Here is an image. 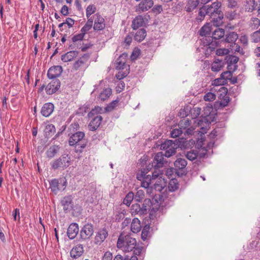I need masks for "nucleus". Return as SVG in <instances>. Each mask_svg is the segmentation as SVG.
Masks as SVG:
<instances>
[{"mask_svg":"<svg viewBox=\"0 0 260 260\" xmlns=\"http://www.w3.org/2000/svg\"><path fill=\"white\" fill-rule=\"evenodd\" d=\"M136 239L128 235L121 233L118 239L117 246L125 252L132 251L136 246Z\"/></svg>","mask_w":260,"mask_h":260,"instance_id":"1","label":"nucleus"},{"mask_svg":"<svg viewBox=\"0 0 260 260\" xmlns=\"http://www.w3.org/2000/svg\"><path fill=\"white\" fill-rule=\"evenodd\" d=\"M85 134L83 132H78L73 134L69 139V143L70 146L77 145L81 149L84 148L87 145V141L84 139Z\"/></svg>","mask_w":260,"mask_h":260,"instance_id":"2","label":"nucleus"},{"mask_svg":"<svg viewBox=\"0 0 260 260\" xmlns=\"http://www.w3.org/2000/svg\"><path fill=\"white\" fill-rule=\"evenodd\" d=\"M71 157L68 154H64L51 162L53 169L56 170L59 168L64 169L69 166Z\"/></svg>","mask_w":260,"mask_h":260,"instance_id":"3","label":"nucleus"},{"mask_svg":"<svg viewBox=\"0 0 260 260\" xmlns=\"http://www.w3.org/2000/svg\"><path fill=\"white\" fill-rule=\"evenodd\" d=\"M177 144H175L172 140H167L160 145V149L165 150V155L169 157L176 153Z\"/></svg>","mask_w":260,"mask_h":260,"instance_id":"4","label":"nucleus"},{"mask_svg":"<svg viewBox=\"0 0 260 260\" xmlns=\"http://www.w3.org/2000/svg\"><path fill=\"white\" fill-rule=\"evenodd\" d=\"M89 55L88 54H84L76 60L73 65V70L75 71H85L88 67V61Z\"/></svg>","mask_w":260,"mask_h":260,"instance_id":"5","label":"nucleus"},{"mask_svg":"<svg viewBox=\"0 0 260 260\" xmlns=\"http://www.w3.org/2000/svg\"><path fill=\"white\" fill-rule=\"evenodd\" d=\"M93 225L89 223L86 224L80 231L81 238L83 240L90 238L93 235Z\"/></svg>","mask_w":260,"mask_h":260,"instance_id":"6","label":"nucleus"},{"mask_svg":"<svg viewBox=\"0 0 260 260\" xmlns=\"http://www.w3.org/2000/svg\"><path fill=\"white\" fill-rule=\"evenodd\" d=\"M164 156H165V153L164 154L162 152L157 153L154 156L152 166L154 168H162L167 162L164 158Z\"/></svg>","mask_w":260,"mask_h":260,"instance_id":"7","label":"nucleus"},{"mask_svg":"<svg viewBox=\"0 0 260 260\" xmlns=\"http://www.w3.org/2000/svg\"><path fill=\"white\" fill-rule=\"evenodd\" d=\"M153 5L152 0H142L136 7V11L138 13L148 11Z\"/></svg>","mask_w":260,"mask_h":260,"instance_id":"8","label":"nucleus"},{"mask_svg":"<svg viewBox=\"0 0 260 260\" xmlns=\"http://www.w3.org/2000/svg\"><path fill=\"white\" fill-rule=\"evenodd\" d=\"M221 4L219 2H215L210 5L206 6V9L207 12V15L211 16V15H214L217 12H222L220 10Z\"/></svg>","mask_w":260,"mask_h":260,"instance_id":"9","label":"nucleus"},{"mask_svg":"<svg viewBox=\"0 0 260 260\" xmlns=\"http://www.w3.org/2000/svg\"><path fill=\"white\" fill-rule=\"evenodd\" d=\"M96 18L94 20L93 29L95 30H102L105 27L104 18L99 13L95 15Z\"/></svg>","mask_w":260,"mask_h":260,"instance_id":"10","label":"nucleus"},{"mask_svg":"<svg viewBox=\"0 0 260 260\" xmlns=\"http://www.w3.org/2000/svg\"><path fill=\"white\" fill-rule=\"evenodd\" d=\"M62 69L61 66H57L50 68L48 71L47 76L49 79H54L61 74Z\"/></svg>","mask_w":260,"mask_h":260,"instance_id":"11","label":"nucleus"},{"mask_svg":"<svg viewBox=\"0 0 260 260\" xmlns=\"http://www.w3.org/2000/svg\"><path fill=\"white\" fill-rule=\"evenodd\" d=\"M60 83L58 80L51 82L46 87V93L48 94H52L58 90L60 87Z\"/></svg>","mask_w":260,"mask_h":260,"instance_id":"12","label":"nucleus"},{"mask_svg":"<svg viewBox=\"0 0 260 260\" xmlns=\"http://www.w3.org/2000/svg\"><path fill=\"white\" fill-rule=\"evenodd\" d=\"M219 92H222L219 95V98L221 100L220 103V106L224 107L226 106L230 102V98L227 95L228 89L226 88L222 87L219 90Z\"/></svg>","mask_w":260,"mask_h":260,"instance_id":"13","label":"nucleus"},{"mask_svg":"<svg viewBox=\"0 0 260 260\" xmlns=\"http://www.w3.org/2000/svg\"><path fill=\"white\" fill-rule=\"evenodd\" d=\"M79 232L78 225L76 223H71L67 230V235L70 239H74Z\"/></svg>","mask_w":260,"mask_h":260,"instance_id":"14","label":"nucleus"},{"mask_svg":"<svg viewBox=\"0 0 260 260\" xmlns=\"http://www.w3.org/2000/svg\"><path fill=\"white\" fill-rule=\"evenodd\" d=\"M215 14L210 16L211 21L214 26H220L223 23V14L222 12H216Z\"/></svg>","mask_w":260,"mask_h":260,"instance_id":"15","label":"nucleus"},{"mask_svg":"<svg viewBox=\"0 0 260 260\" xmlns=\"http://www.w3.org/2000/svg\"><path fill=\"white\" fill-rule=\"evenodd\" d=\"M103 120V117L98 115L94 117L88 124V128L90 131H95L100 125Z\"/></svg>","mask_w":260,"mask_h":260,"instance_id":"16","label":"nucleus"},{"mask_svg":"<svg viewBox=\"0 0 260 260\" xmlns=\"http://www.w3.org/2000/svg\"><path fill=\"white\" fill-rule=\"evenodd\" d=\"M54 110V105L52 103L45 104L41 109V114L45 117H48L51 115Z\"/></svg>","mask_w":260,"mask_h":260,"instance_id":"17","label":"nucleus"},{"mask_svg":"<svg viewBox=\"0 0 260 260\" xmlns=\"http://www.w3.org/2000/svg\"><path fill=\"white\" fill-rule=\"evenodd\" d=\"M127 56V54L124 53L119 56L115 61V68L116 69H123L126 62Z\"/></svg>","mask_w":260,"mask_h":260,"instance_id":"18","label":"nucleus"},{"mask_svg":"<svg viewBox=\"0 0 260 260\" xmlns=\"http://www.w3.org/2000/svg\"><path fill=\"white\" fill-rule=\"evenodd\" d=\"M83 251L82 245H77L71 250L70 252L71 256L74 258H77L82 254Z\"/></svg>","mask_w":260,"mask_h":260,"instance_id":"19","label":"nucleus"},{"mask_svg":"<svg viewBox=\"0 0 260 260\" xmlns=\"http://www.w3.org/2000/svg\"><path fill=\"white\" fill-rule=\"evenodd\" d=\"M108 236V232L105 229H102L98 232L95 237V243L100 244Z\"/></svg>","mask_w":260,"mask_h":260,"instance_id":"20","label":"nucleus"},{"mask_svg":"<svg viewBox=\"0 0 260 260\" xmlns=\"http://www.w3.org/2000/svg\"><path fill=\"white\" fill-rule=\"evenodd\" d=\"M78 54L79 53L77 51H70L61 56V60L65 62L71 61L77 57Z\"/></svg>","mask_w":260,"mask_h":260,"instance_id":"21","label":"nucleus"},{"mask_svg":"<svg viewBox=\"0 0 260 260\" xmlns=\"http://www.w3.org/2000/svg\"><path fill=\"white\" fill-rule=\"evenodd\" d=\"M167 181L165 179L162 178V177H160L157 179L154 185V189L158 191H161L165 187L167 186Z\"/></svg>","mask_w":260,"mask_h":260,"instance_id":"22","label":"nucleus"},{"mask_svg":"<svg viewBox=\"0 0 260 260\" xmlns=\"http://www.w3.org/2000/svg\"><path fill=\"white\" fill-rule=\"evenodd\" d=\"M145 210H143L142 207L139 204H133L131 208V213L132 215H143L146 214Z\"/></svg>","mask_w":260,"mask_h":260,"instance_id":"23","label":"nucleus"},{"mask_svg":"<svg viewBox=\"0 0 260 260\" xmlns=\"http://www.w3.org/2000/svg\"><path fill=\"white\" fill-rule=\"evenodd\" d=\"M72 198L70 196L64 197L61 200V204L63 207L64 210L70 209L72 207Z\"/></svg>","mask_w":260,"mask_h":260,"instance_id":"24","label":"nucleus"},{"mask_svg":"<svg viewBox=\"0 0 260 260\" xmlns=\"http://www.w3.org/2000/svg\"><path fill=\"white\" fill-rule=\"evenodd\" d=\"M224 33V29L217 28L213 31L212 37L209 38V41L220 39L223 37Z\"/></svg>","mask_w":260,"mask_h":260,"instance_id":"25","label":"nucleus"},{"mask_svg":"<svg viewBox=\"0 0 260 260\" xmlns=\"http://www.w3.org/2000/svg\"><path fill=\"white\" fill-rule=\"evenodd\" d=\"M144 23V20L143 17L141 15H139L133 21L132 26L134 29H136L139 27L142 26Z\"/></svg>","mask_w":260,"mask_h":260,"instance_id":"26","label":"nucleus"},{"mask_svg":"<svg viewBox=\"0 0 260 260\" xmlns=\"http://www.w3.org/2000/svg\"><path fill=\"white\" fill-rule=\"evenodd\" d=\"M141 225L139 219L137 218H134L131 223V231L134 233H137L141 230Z\"/></svg>","mask_w":260,"mask_h":260,"instance_id":"27","label":"nucleus"},{"mask_svg":"<svg viewBox=\"0 0 260 260\" xmlns=\"http://www.w3.org/2000/svg\"><path fill=\"white\" fill-rule=\"evenodd\" d=\"M223 67V62L219 59H215L211 64V70L213 72H219Z\"/></svg>","mask_w":260,"mask_h":260,"instance_id":"28","label":"nucleus"},{"mask_svg":"<svg viewBox=\"0 0 260 260\" xmlns=\"http://www.w3.org/2000/svg\"><path fill=\"white\" fill-rule=\"evenodd\" d=\"M211 27L209 23H206L199 30L200 36L208 37L211 34Z\"/></svg>","mask_w":260,"mask_h":260,"instance_id":"29","label":"nucleus"},{"mask_svg":"<svg viewBox=\"0 0 260 260\" xmlns=\"http://www.w3.org/2000/svg\"><path fill=\"white\" fill-rule=\"evenodd\" d=\"M146 36V31L145 29H139L134 36V39L138 42L142 41Z\"/></svg>","mask_w":260,"mask_h":260,"instance_id":"30","label":"nucleus"},{"mask_svg":"<svg viewBox=\"0 0 260 260\" xmlns=\"http://www.w3.org/2000/svg\"><path fill=\"white\" fill-rule=\"evenodd\" d=\"M187 161L183 158H177L174 162V166L176 169L183 170L187 165Z\"/></svg>","mask_w":260,"mask_h":260,"instance_id":"31","label":"nucleus"},{"mask_svg":"<svg viewBox=\"0 0 260 260\" xmlns=\"http://www.w3.org/2000/svg\"><path fill=\"white\" fill-rule=\"evenodd\" d=\"M59 149V147L57 145L50 146L46 152L47 156L49 158H53L57 154Z\"/></svg>","mask_w":260,"mask_h":260,"instance_id":"32","label":"nucleus"},{"mask_svg":"<svg viewBox=\"0 0 260 260\" xmlns=\"http://www.w3.org/2000/svg\"><path fill=\"white\" fill-rule=\"evenodd\" d=\"M112 94L111 88H108L104 89L100 94L99 99L102 101H105L107 100Z\"/></svg>","mask_w":260,"mask_h":260,"instance_id":"33","label":"nucleus"},{"mask_svg":"<svg viewBox=\"0 0 260 260\" xmlns=\"http://www.w3.org/2000/svg\"><path fill=\"white\" fill-rule=\"evenodd\" d=\"M199 4V0H189L185 7L186 11L191 12L195 9Z\"/></svg>","mask_w":260,"mask_h":260,"instance_id":"34","label":"nucleus"},{"mask_svg":"<svg viewBox=\"0 0 260 260\" xmlns=\"http://www.w3.org/2000/svg\"><path fill=\"white\" fill-rule=\"evenodd\" d=\"M238 38L237 34L235 32H230L225 36V41L231 44L234 43Z\"/></svg>","mask_w":260,"mask_h":260,"instance_id":"35","label":"nucleus"},{"mask_svg":"<svg viewBox=\"0 0 260 260\" xmlns=\"http://www.w3.org/2000/svg\"><path fill=\"white\" fill-rule=\"evenodd\" d=\"M179 187V184L176 179H172L168 184V189L170 191H175L177 190Z\"/></svg>","mask_w":260,"mask_h":260,"instance_id":"36","label":"nucleus"},{"mask_svg":"<svg viewBox=\"0 0 260 260\" xmlns=\"http://www.w3.org/2000/svg\"><path fill=\"white\" fill-rule=\"evenodd\" d=\"M44 133L47 137L52 136L55 133V126L52 124L47 125L45 128Z\"/></svg>","mask_w":260,"mask_h":260,"instance_id":"37","label":"nucleus"},{"mask_svg":"<svg viewBox=\"0 0 260 260\" xmlns=\"http://www.w3.org/2000/svg\"><path fill=\"white\" fill-rule=\"evenodd\" d=\"M191 125V121L188 119H184L179 122L178 127L182 130L183 132Z\"/></svg>","mask_w":260,"mask_h":260,"instance_id":"38","label":"nucleus"},{"mask_svg":"<svg viewBox=\"0 0 260 260\" xmlns=\"http://www.w3.org/2000/svg\"><path fill=\"white\" fill-rule=\"evenodd\" d=\"M249 25L252 30L257 29L260 26L259 19L255 17L251 18L249 21Z\"/></svg>","mask_w":260,"mask_h":260,"instance_id":"39","label":"nucleus"},{"mask_svg":"<svg viewBox=\"0 0 260 260\" xmlns=\"http://www.w3.org/2000/svg\"><path fill=\"white\" fill-rule=\"evenodd\" d=\"M209 125V122L208 120L205 118H203L198 122V126L200 127V128L202 130V133H205V131L207 129V127Z\"/></svg>","mask_w":260,"mask_h":260,"instance_id":"40","label":"nucleus"},{"mask_svg":"<svg viewBox=\"0 0 260 260\" xmlns=\"http://www.w3.org/2000/svg\"><path fill=\"white\" fill-rule=\"evenodd\" d=\"M148 169H144L142 170H141L140 172H138L136 175V178L138 180L141 181L145 179L148 176H151V175L147 174L148 173Z\"/></svg>","mask_w":260,"mask_h":260,"instance_id":"41","label":"nucleus"},{"mask_svg":"<svg viewBox=\"0 0 260 260\" xmlns=\"http://www.w3.org/2000/svg\"><path fill=\"white\" fill-rule=\"evenodd\" d=\"M152 201L150 199H145L142 204V209L145 210V213L146 214L148 210L151 209V206H152Z\"/></svg>","mask_w":260,"mask_h":260,"instance_id":"42","label":"nucleus"},{"mask_svg":"<svg viewBox=\"0 0 260 260\" xmlns=\"http://www.w3.org/2000/svg\"><path fill=\"white\" fill-rule=\"evenodd\" d=\"M206 15H207V12L206 7L204 6L200 9L198 16L196 18L197 21L201 22L204 19Z\"/></svg>","mask_w":260,"mask_h":260,"instance_id":"43","label":"nucleus"},{"mask_svg":"<svg viewBox=\"0 0 260 260\" xmlns=\"http://www.w3.org/2000/svg\"><path fill=\"white\" fill-rule=\"evenodd\" d=\"M58 186L59 181L56 179L52 180L50 182V187L51 190L55 193H56L57 191L59 190Z\"/></svg>","mask_w":260,"mask_h":260,"instance_id":"44","label":"nucleus"},{"mask_svg":"<svg viewBox=\"0 0 260 260\" xmlns=\"http://www.w3.org/2000/svg\"><path fill=\"white\" fill-rule=\"evenodd\" d=\"M256 6L254 0H248L246 2L245 9L248 12H252L255 9Z\"/></svg>","mask_w":260,"mask_h":260,"instance_id":"45","label":"nucleus"},{"mask_svg":"<svg viewBox=\"0 0 260 260\" xmlns=\"http://www.w3.org/2000/svg\"><path fill=\"white\" fill-rule=\"evenodd\" d=\"M103 111L104 110L102 107L100 106H95L90 112L88 113V116L89 117H92L96 114H99L103 113Z\"/></svg>","mask_w":260,"mask_h":260,"instance_id":"46","label":"nucleus"},{"mask_svg":"<svg viewBox=\"0 0 260 260\" xmlns=\"http://www.w3.org/2000/svg\"><path fill=\"white\" fill-rule=\"evenodd\" d=\"M198 151L197 150H192L187 152L185 154L186 157L190 160H194L197 158Z\"/></svg>","mask_w":260,"mask_h":260,"instance_id":"47","label":"nucleus"},{"mask_svg":"<svg viewBox=\"0 0 260 260\" xmlns=\"http://www.w3.org/2000/svg\"><path fill=\"white\" fill-rule=\"evenodd\" d=\"M96 7L94 5H89L86 10V16L87 18H89L92 14H94L96 12Z\"/></svg>","mask_w":260,"mask_h":260,"instance_id":"48","label":"nucleus"},{"mask_svg":"<svg viewBox=\"0 0 260 260\" xmlns=\"http://www.w3.org/2000/svg\"><path fill=\"white\" fill-rule=\"evenodd\" d=\"M229 50L232 52L234 53H242V49H241L240 46L237 43H234L231 44L229 46Z\"/></svg>","mask_w":260,"mask_h":260,"instance_id":"49","label":"nucleus"},{"mask_svg":"<svg viewBox=\"0 0 260 260\" xmlns=\"http://www.w3.org/2000/svg\"><path fill=\"white\" fill-rule=\"evenodd\" d=\"M227 63L229 64H235L239 61V58L234 55H229L226 57Z\"/></svg>","mask_w":260,"mask_h":260,"instance_id":"50","label":"nucleus"},{"mask_svg":"<svg viewBox=\"0 0 260 260\" xmlns=\"http://www.w3.org/2000/svg\"><path fill=\"white\" fill-rule=\"evenodd\" d=\"M134 198V194L132 192H129L127 194L123 200V204L127 206H129Z\"/></svg>","mask_w":260,"mask_h":260,"instance_id":"51","label":"nucleus"},{"mask_svg":"<svg viewBox=\"0 0 260 260\" xmlns=\"http://www.w3.org/2000/svg\"><path fill=\"white\" fill-rule=\"evenodd\" d=\"M119 101L117 100L113 101L105 108L106 112H110L114 109L117 106Z\"/></svg>","mask_w":260,"mask_h":260,"instance_id":"52","label":"nucleus"},{"mask_svg":"<svg viewBox=\"0 0 260 260\" xmlns=\"http://www.w3.org/2000/svg\"><path fill=\"white\" fill-rule=\"evenodd\" d=\"M141 186L145 189L149 187V185L151 182V176H148L145 179L143 180H141Z\"/></svg>","mask_w":260,"mask_h":260,"instance_id":"53","label":"nucleus"},{"mask_svg":"<svg viewBox=\"0 0 260 260\" xmlns=\"http://www.w3.org/2000/svg\"><path fill=\"white\" fill-rule=\"evenodd\" d=\"M149 226L146 225L143 229L141 233V238L143 241H145L149 233Z\"/></svg>","mask_w":260,"mask_h":260,"instance_id":"54","label":"nucleus"},{"mask_svg":"<svg viewBox=\"0 0 260 260\" xmlns=\"http://www.w3.org/2000/svg\"><path fill=\"white\" fill-rule=\"evenodd\" d=\"M215 48L214 47V44L213 41L212 42L209 43L208 44V46L206 47V49L205 51V54L207 56L210 55L213 51H215Z\"/></svg>","mask_w":260,"mask_h":260,"instance_id":"55","label":"nucleus"},{"mask_svg":"<svg viewBox=\"0 0 260 260\" xmlns=\"http://www.w3.org/2000/svg\"><path fill=\"white\" fill-rule=\"evenodd\" d=\"M225 16L230 20H232L238 17V14L235 11H229L226 13Z\"/></svg>","mask_w":260,"mask_h":260,"instance_id":"56","label":"nucleus"},{"mask_svg":"<svg viewBox=\"0 0 260 260\" xmlns=\"http://www.w3.org/2000/svg\"><path fill=\"white\" fill-rule=\"evenodd\" d=\"M216 99V95L214 93L209 92L207 93L204 96V99L205 101L211 102L215 100Z\"/></svg>","mask_w":260,"mask_h":260,"instance_id":"57","label":"nucleus"},{"mask_svg":"<svg viewBox=\"0 0 260 260\" xmlns=\"http://www.w3.org/2000/svg\"><path fill=\"white\" fill-rule=\"evenodd\" d=\"M251 40L254 43L260 42V29L254 31L251 35Z\"/></svg>","mask_w":260,"mask_h":260,"instance_id":"58","label":"nucleus"},{"mask_svg":"<svg viewBox=\"0 0 260 260\" xmlns=\"http://www.w3.org/2000/svg\"><path fill=\"white\" fill-rule=\"evenodd\" d=\"M230 50L226 48H219L215 51L216 54L218 56L227 55L230 53Z\"/></svg>","mask_w":260,"mask_h":260,"instance_id":"59","label":"nucleus"},{"mask_svg":"<svg viewBox=\"0 0 260 260\" xmlns=\"http://www.w3.org/2000/svg\"><path fill=\"white\" fill-rule=\"evenodd\" d=\"M140 53H141V51L138 48H135L131 55V59L132 61H135L136 60L138 57L139 56H140Z\"/></svg>","mask_w":260,"mask_h":260,"instance_id":"60","label":"nucleus"},{"mask_svg":"<svg viewBox=\"0 0 260 260\" xmlns=\"http://www.w3.org/2000/svg\"><path fill=\"white\" fill-rule=\"evenodd\" d=\"M144 191L141 189H139L136 192L135 199L137 201H140L144 198Z\"/></svg>","mask_w":260,"mask_h":260,"instance_id":"61","label":"nucleus"},{"mask_svg":"<svg viewBox=\"0 0 260 260\" xmlns=\"http://www.w3.org/2000/svg\"><path fill=\"white\" fill-rule=\"evenodd\" d=\"M201 109L199 107H195L191 110V115L193 119L196 118L199 116L201 113Z\"/></svg>","mask_w":260,"mask_h":260,"instance_id":"62","label":"nucleus"},{"mask_svg":"<svg viewBox=\"0 0 260 260\" xmlns=\"http://www.w3.org/2000/svg\"><path fill=\"white\" fill-rule=\"evenodd\" d=\"M182 134H183V132L178 127V128L174 129L171 131V136L175 138L179 137Z\"/></svg>","mask_w":260,"mask_h":260,"instance_id":"63","label":"nucleus"},{"mask_svg":"<svg viewBox=\"0 0 260 260\" xmlns=\"http://www.w3.org/2000/svg\"><path fill=\"white\" fill-rule=\"evenodd\" d=\"M220 77L222 80H224L226 82L228 80H230L231 79L232 77V74L230 71H226L222 73L221 74Z\"/></svg>","mask_w":260,"mask_h":260,"instance_id":"64","label":"nucleus"}]
</instances>
